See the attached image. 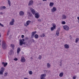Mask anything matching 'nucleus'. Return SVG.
Masks as SVG:
<instances>
[{"instance_id":"obj_1","label":"nucleus","mask_w":79,"mask_h":79,"mask_svg":"<svg viewBox=\"0 0 79 79\" xmlns=\"http://www.w3.org/2000/svg\"><path fill=\"white\" fill-rule=\"evenodd\" d=\"M24 39H22V40H19V45L22 46L23 45H26V42H24Z\"/></svg>"},{"instance_id":"obj_2","label":"nucleus","mask_w":79,"mask_h":79,"mask_svg":"<svg viewBox=\"0 0 79 79\" xmlns=\"http://www.w3.org/2000/svg\"><path fill=\"white\" fill-rule=\"evenodd\" d=\"M2 48L3 50H5L6 48V45L5 44V42H2Z\"/></svg>"},{"instance_id":"obj_3","label":"nucleus","mask_w":79,"mask_h":79,"mask_svg":"<svg viewBox=\"0 0 79 79\" xmlns=\"http://www.w3.org/2000/svg\"><path fill=\"white\" fill-rule=\"evenodd\" d=\"M63 28L65 30V31H69V27L68 26L64 25L63 26Z\"/></svg>"},{"instance_id":"obj_4","label":"nucleus","mask_w":79,"mask_h":79,"mask_svg":"<svg viewBox=\"0 0 79 79\" xmlns=\"http://www.w3.org/2000/svg\"><path fill=\"white\" fill-rule=\"evenodd\" d=\"M5 71V68L3 67H2L0 69V74H2L3 73V72H4Z\"/></svg>"},{"instance_id":"obj_5","label":"nucleus","mask_w":79,"mask_h":79,"mask_svg":"<svg viewBox=\"0 0 79 79\" xmlns=\"http://www.w3.org/2000/svg\"><path fill=\"white\" fill-rule=\"evenodd\" d=\"M30 10L31 11L32 13L33 14V15H35V10L31 7L30 9Z\"/></svg>"},{"instance_id":"obj_6","label":"nucleus","mask_w":79,"mask_h":79,"mask_svg":"<svg viewBox=\"0 0 79 79\" xmlns=\"http://www.w3.org/2000/svg\"><path fill=\"white\" fill-rule=\"evenodd\" d=\"M46 76V74H44L41 75L40 79H46L45 77Z\"/></svg>"},{"instance_id":"obj_7","label":"nucleus","mask_w":79,"mask_h":79,"mask_svg":"<svg viewBox=\"0 0 79 79\" xmlns=\"http://www.w3.org/2000/svg\"><path fill=\"white\" fill-rule=\"evenodd\" d=\"M35 18H37V19H38L40 18V15H39V13H36L35 14Z\"/></svg>"},{"instance_id":"obj_8","label":"nucleus","mask_w":79,"mask_h":79,"mask_svg":"<svg viewBox=\"0 0 79 79\" xmlns=\"http://www.w3.org/2000/svg\"><path fill=\"white\" fill-rule=\"evenodd\" d=\"M34 4V2L33 1V0H30L28 4V6H31V5H32L33 4Z\"/></svg>"},{"instance_id":"obj_9","label":"nucleus","mask_w":79,"mask_h":79,"mask_svg":"<svg viewBox=\"0 0 79 79\" xmlns=\"http://www.w3.org/2000/svg\"><path fill=\"white\" fill-rule=\"evenodd\" d=\"M36 33H37V31H36L32 32L31 33V38H33L34 35H35Z\"/></svg>"},{"instance_id":"obj_10","label":"nucleus","mask_w":79,"mask_h":79,"mask_svg":"<svg viewBox=\"0 0 79 79\" xmlns=\"http://www.w3.org/2000/svg\"><path fill=\"white\" fill-rule=\"evenodd\" d=\"M21 62L22 63H24L26 61V59H25V58L23 56H22L21 57Z\"/></svg>"},{"instance_id":"obj_11","label":"nucleus","mask_w":79,"mask_h":79,"mask_svg":"<svg viewBox=\"0 0 79 79\" xmlns=\"http://www.w3.org/2000/svg\"><path fill=\"white\" fill-rule=\"evenodd\" d=\"M15 23V20L14 19H12V20L10 23V24L11 26H13L14 24V23Z\"/></svg>"},{"instance_id":"obj_12","label":"nucleus","mask_w":79,"mask_h":79,"mask_svg":"<svg viewBox=\"0 0 79 79\" xmlns=\"http://www.w3.org/2000/svg\"><path fill=\"white\" fill-rule=\"evenodd\" d=\"M59 31H60V28H58L57 31H56V35L57 36H59Z\"/></svg>"},{"instance_id":"obj_13","label":"nucleus","mask_w":79,"mask_h":79,"mask_svg":"<svg viewBox=\"0 0 79 79\" xmlns=\"http://www.w3.org/2000/svg\"><path fill=\"white\" fill-rule=\"evenodd\" d=\"M56 11V8L53 7V8L51 10V11L52 13L53 12H55V11Z\"/></svg>"},{"instance_id":"obj_14","label":"nucleus","mask_w":79,"mask_h":79,"mask_svg":"<svg viewBox=\"0 0 79 79\" xmlns=\"http://www.w3.org/2000/svg\"><path fill=\"white\" fill-rule=\"evenodd\" d=\"M27 15H28V16L30 17H32V14L31 13H30L29 12H27Z\"/></svg>"},{"instance_id":"obj_15","label":"nucleus","mask_w":79,"mask_h":79,"mask_svg":"<svg viewBox=\"0 0 79 79\" xmlns=\"http://www.w3.org/2000/svg\"><path fill=\"white\" fill-rule=\"evenodd\" d=\"M19 14L20 16H23L24 14V13L23 11H21L19 12Z\"/></svg>"},{"instance_id":"obj_16","label":"nucleus","mask_w":79,"mask_h":79,"mask_svg":"<svg viewBox=\"0 0 79 79\" xmlns=\"http://www.w3.org/2000/svg\"><path fill=\"white\" fill-rule=\"evenodd\" d=\"M64 47L65 48L68 49L69 48V46L68 44H66L64 45Z\"/></svg>"},{"instance_id":"obj_17","label":"nucleus","mask_w":79,"mask_h":79,"mask_svg":"<svg viewBox=\"0 0 79 79\" xmlns=\"http://www.w3.org/2000/svg\"><path fill=\"white\" fill-rule=\"evenodd\" d=\"M2 64L3 65L4 67H6V66L7 65V64H8V63H7L6 62L5 63V62H2Z\"/></svg>"},{"instance_id":"obj_18","label":"nucleus","mask_w":79,"mask_h":79,"mask_svg":"<svg viewBox=\"0 0 79 79\" xmlns=\"http://www.w3.org/2000/svg\"><path fill=\"white\" fill-rule=\"evenodd\" d=\"M3 9H6V7L5 6H1L0 7L1 10H3Z\"/></svg>"},{"instance_id":"obj_19","label":"nucleus","mask_w":79,"mask_h":79,"mask_svg":"<svg viewBox=\"0 0 79 79\" xmlns=\"http://www.w3.org/2000/svg\"><path fill=\"white\" fill-rule=\"evenodd\" d=\"M31 23V21L30 20L27 21L26 22V24L28 25V26H29V24H30V23Z\"/></svg>"},{"instance_id":"obj_20","label":"nucleus","mask_w":79,"mask_h":79,"mask_svg":"<svg viewBox=\"0 0 79 79\" xmlns=\"http://www.w3.org/2000/svg\"><path fill=\"white\" fill-rule=\"evenodd\" d=\"M54 5V3L51 2H50L49 6H51V7H52L53 6V5Z\"/></svg>"},{"instance_id":"obj_21","label":"nucleus","mask_w":79,"mask_h":79,"mask_svg":"<svg viewBox=\"0 0 79 79\" xmlns=\"http://www.w3.org/2000/svg\"><path fill=\"white\" fill-rule=\"evenodd\" d=\"M63 72H62L61 73H60L59 74V77H63Z\"/></svg>"},{"instance_id":"obj_22","label":"nucleus","mask_w":79,"mask_h":79,"mask_svg":"<svg viewBox=\"0 0 79 79\" xmlns=\"http://www.w3.org/2000/svg\"><path fill=\"white\" fill-rule=\"evenodd\" d=\"M62 19H66V16L65 15H62Z\"/></svg>"},{"instance_id":"obj_23","label":"nucleus","mask_w":79,"mask_h":79,"mask_svg":"<svg viewBox=\"0 0 79 79\" xmlns=\"http://www.w3.org/2000/svg\"><path fill=\"white\" fill-rule=\"evenodd\" d=\"M8 1L7 3L9 6H11V1L10 0H7Z\"/></svg>"},{"instance_id":"obj_24","label":"nucleus","mask_w":79,"mask_h":79,"mask_svg":"<svg viewBox=\"0 0 79 79\" xmlns=\"http://www.w3.org/2000/svg\"><path fill=\"white\" fill-rule=\"evenodd\" d=\"M20 50L21 48H18L17 50V53H19V52H20Z\"/></svg>"},{"instance_id":"obj_25","label":"nucleus","mask_w":79,"mask_h":79,"mask_svg":"<svg viewBox=\"0 0 79 79\" xmlns=\"http://www.w3.org/2000/svg\"><path fill=\"white\" fill-rule=\"evenodd\" d=\"M34 37L35 39H38L39 38V35H38L36 34L34 35Z\"/></svg>"},{"instance_id":"obj_26","label":"nucleus","mask_w":79,"mask_h":79,"mask_svg":"<svg viewBox=\"0 0 79 79\" xmlns=\"http://www.w3.org/2000/svg\"><path fill=\"white\" fill-rule=\"evenodd\" d=\"M47 67L48 68H50V64L49 63H48L47 64Z\"/></svg>"},{"instance_id":"obj_27","label":"nucleus","mask_w":79,"mask_h":79,"mask_svg":"<svg viewBox=\"0 0 79 79\" xmlns=\"http://www.w3.org/2000/svg\"><path fill=\"white\" fill-rule=\"evenodd\" d=\"M78 41H79V38H77L76 39V43H77L78 42Z\"/></svg>"},{"instance_id":"obj_28","label":"nucleus","mask_w":79,"mask_h":79,"mask_svg":"<svg viewBox=\"0 0 79 79\" xmlns=\"http://www.w3.org/2000/svg\"><path fill=\"white\" fill-rule=\"evenodd\" d=\"M28 73L29 74H30V75H32V71H30Z\"/></svg>"},{"instance_id":"obj_29","label":"nucleus","mask_w":79,"mask_h":79,"mask_svg":"<svg viewBox=\"0 0 79 79\" xmlns=\"http://www.w3.org/2000/svg\"><path fill=\"white\" fill-rule=\"evenodd\" d=\"M55 28H53V27H51V31H54V30Z\"/></svg>"},{"instance_id":"obj_30","label":"nucleus","mask_w":79,"mask_h":79,"mask_svg":"<svg viewBox=\"0 0 79 79\" xmlns=\"http://www.w3.org/2000/svg\"><path fill=\"white\" fill-rule=\"evenodd\" d=\"M45 36V35L44 33L43 34V35H40V37H44Z\"/></svg>"},{"instance_id":"obj_31","label":"nucleus","mask_w":79,"mask_h":79,"mask_svg":"<svg viewBox=\"0 0 79 79\" xmlns=\"http://www.w3.org/2000/svg\"><path fill=\"white\" fill-rule=\"evenodd\" d=\"M38 58L39 60H41V58H42V56L40 55L39 56Z\"/></svg>"},{"instance_id":"obj_32","label":"nucleus","mask_w":79,"mask_h":79,"mask_svg":"<svg viewBox=\"0 0 79 79\" xmlns=\"http://www.w3.org/2000/svg\"><path fill=\"white\" fill-rule=\"evenodd\" d=\"M52 27L54 28V29H56V25L53 24Z\"/></svg>"},{"instance_id":"obj_33","label":"nucleus","mask_w":79,"mask_h":79,"mask_svg":"<svg viewBox=\"0 0 79 79\" xmlns=\"http://www.w3.org/2000/svg\"><path fill=\"white\" fill-rule=\"evenodd\" d=\"M31 42H35V40L33 39H32L31 40Z\"/></svg>"},{"instance_id":"obj_34","label":"nucleus","mask_w":79,"mask_h":79,"mask_svg":"<svg viewBox=\"0 0 79 79\" xmlns=\"http://www.w3.org/2000/svg\"><path fill=\"white\" fill-rule=\"evenodd\" d=\"M11 46L12 48H14L15 47V45H14L13 44H11Z\"/></svg>"},{"instance_id":"obj_35","label":"nucleus","mask_w":79,"mask_h":79,"mask_svg":"<svg viewBox=\"0 0 79 79\" xmlns=\"http://www.w3.org/2000/svg\"><path fill=\"white\" fill-rule=\"evenodd\" d=\"M62 24H66V22L65 21H62L61 22Z\"/></svg>"},{"instance_id":"obj_36","label":"nucleus","mask_w":79,"mask_h":79,"mask_svg":"<svg viewBox=\"0 0 79 79\" xmlns=\"http://www.w3.org/2000/svg\"><path fill=\"white\" fill-rule=\"evenodd\" d=\"M7 74H8V73H5L4 76H5V77H6V76H7Z\"/></svg>"},{"instance_id":"obj_37","label":"nucleus","mask_w":79,"mask_h":79,"mask_svg":"<svg viewBox=\"0 0 79 79\" xmlns=\"http://www.w3.org/2000/svg\"><path fill=\"white\" fill-rule=\"evenodd\" d=\"M48 71L45 70L44 71V73H47V72H48Z\"/></svg>"},{"instance_id":"obj_38","label":"nucleus","mask_w":79,"mask_h":79,"mask_svg":"<svg viewBox=\"0 0 79 79\" xmlns=\"http://www.w3.org/2000/svg\"><path fill=\"white\" fill-rule=\"evenodd\" d=\"M24 40H28V39H29V38H28L27 37H26L25 38V39H24Z\"/></svg>"},{"instance_id":"obj_39","label":"nucleus","mask_w":79,"mask_h":79,"mask_svg":"<svg viewBox=\"0 0 79 79\" xmlns=\"http://www.w3.org/2000/svg\"><path fill=\"white\" fill-rule=\"evenodd\" d=\"M0 26H2V27H4V25H3L2 24V23H0Z\"/></svg>"},{"instance_id":"obj_40","label":"nucleus","mask_w":79,"mask_h":79,"mask_svg":"<svg viewBox=\"0 0 79 79\" xmlns=\"http://www.w3.org/2000/svg\"><path fill=\"white\" fill-rule=\"evenodd\" d=\"M10 52L11 53V54H13V51L12 50H10Z\"/></svg>"},{"instance_id":"obj_41","label":"nucleus","mask_w":79,"mask_h":79,"mask_svg":"<svg viewBox=\"0 0 79 79\" xmlns=\"http://www.w3.org/2000/svg\"><path fill=\"white\" fill-rule=\"evenodd\" d=\"M21 37H22V39H23V38H24V35H22Z\"/></svg>"},{"instance_id":"obj_42","label":"nucleus","mask_w":79,"mask_h":79,"mask_svg":"<svg viewBox=\"0 0 79 79\" xmlns=\"http://www.w3.org/2000/svg\"><path fill=\"white\" fill-rule=\"evenodd\" d=\"M14 60L15 61H17V60H18V59L17 58H15L14 59Z\"/></svg>"},{"instance_id":"obj_43","label":"nucleus","mask_w":79,"mask_h":79,"mask_svg":"<svg viewBox=\"0 0 79 79\" xmlns=\"http://www.w3.org/2000/svg\"><path fill=\"white\" fill-rule=\"evenodd\" d=\"M38 21H39V22H41V19H38Z\"/></svg>"},{"instance_id":"obj_44","label":"nucleus","mask_w":79,"mask_h":79,"mask_svg":"<svg viewBox=\"0 0 79 79\" xmlns=\"http://www.w3.org/2000/svg\"><path fill=\"white\" fill-rule=\"evenodd\" d=\"M62 60H61L60 62V64H62V63H61V62H62Z\"/></svg>"},{"instance_id":"obj_45","label":"nucleus","mask_w":79,"mask_h":79,"mask_svg":"<svg viewBox=\"0 0 79 79\" xmlns=\"http://www.w3.org/2000/svg\"><path fill=\"white\" fill-rule=\"evenodd\" d=\"M24 26H25L26 27H27V26H28V25H27V24H24Z\"/></svg>"},{"instance_id":"obj_46","label":"nucleus","mask_w":79,"mask_h":79,"mask_svg":"<svg viewBox=\"0 0 79 79\" xmlns=\"http://www.w3.org/2000/svg\"><path fill=\"white\" fill-rule=\"evenodd\" d=\"M69 37H70V39H72V37H71V35H70Z\"/></svg>"},{"instance_id":"obj_47","label":"nucleus","mask_w":79,"mask_h":79,"mask_svg":"<svg viewBox=\"0 0 79 79\" xmlns=\"http://www.w3.org/2000/svg\"><path fill=\"white\" fill-rule=\"evenodd\" d=\"M73 79H76V77H73Z\"/></svg>"},{"instance_id":"obj_48","label":"nucleus","mask_w":79,"mask_h":79,"mask_svg":"<svg viewBox=\"0 0 79 79\" xmlns=\"http://www.w3.org/2000/svg\"><path fill=\"white\" fill-rule=\"evenodd\" d=\"M9 33H10V32L8 31V32H7V35H9Z\"/></svg>"},{"instance_id":"obj_49","label":"nucleus","mask_w":79,"mask_h":79,"mask_svg":"<svg viewBox=\"0 0 79 79\" xmlns=\"http://www.w3.org/2000/svg\"><path fill=\"white\" fill-rule=\"evenodd\" d=\"M2 37V34H1V33L0 32V37Z\"/></svg>"},{"instance_id":"obj_50","label":"nucleus","mask_w":79,"mask_h":79,"mask_svg":"<svg viewBox=\"0 0 79 79\" xmlns=\"http://www.w3.org/2000/svg\"><path fill=\"white\" fill-rule=\"evenodd\" d=\"M47 0H43V1H44V2H45V1H47Z\"/></svg>"},{"instance_id":"obj_51","label":"nucleus","mask_w":79,"mask_h":79,"mask_svg":"<svg viewBox=\"0 0 79 79\" xmlns=\"http://www.w3.org/2000/svg\"><path fill=\"white\" fill-rule=\"evenodd\" d=\"M0 14H1V15H2V14H3V13L2 12H1Z\"/></svg>"},{"instance_id":"obj_52","label":"nucleus","mask_w":79,"mask_h":79,"mask_svg":"<svg viewBox=\"0 0 79 79\" xmlns=\"http://www.w3.org/2000/svg\"><path fill=\"white\" fill-rule=\"evenodd\" d=\"M61 65H62V64H60V66H61Z\"/></svg>"},{"instance_id":"obj_53","label":"nucleus","mask_w":79,"mask_h":79,"mask_svg":"<svg viewBox=\"0 0 79 79\" xmlns=\"http://www.w3.org/2000/svg\"><path fill=\"white\" fill-rule=\"evenodd\" d=\"M31 59H32V57H31Z\"/></svg>"},{"instance_id":"obj_54","label":"nucleus","mask_w":79,"mask_h":79,"mask_svg":"<svg viewBox=\"0 0 79 79\" xmlns=\"http://www.w3.org/2000/svg\"><path fill=\"white\" fill-rule=\"evenodd\" d=\"M49 72H50V71H48V73H49Z\"/></svg>"},{"instance_id":"obj_55","label":"nucleus","mask_w":79,"mask_h":79,"mask_svg":"<svg viewBox=\"0 0 79 79\" xmlns=\"http://www.w3.org/2000/svg\"><path fill=\"white\" fill-rule=\"evenodd\" d=\"M26 45H27V44H26Z\"/></svg>"}]
</instances>
